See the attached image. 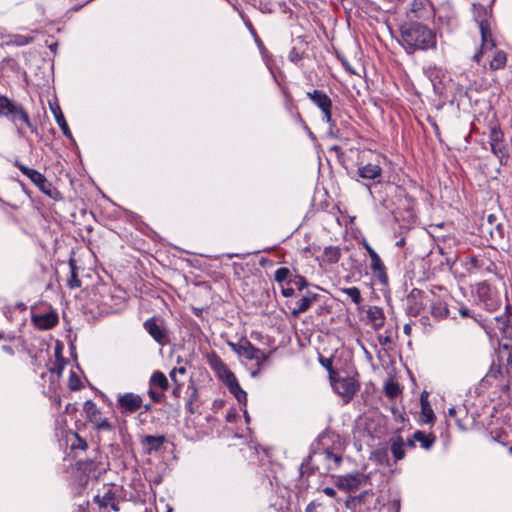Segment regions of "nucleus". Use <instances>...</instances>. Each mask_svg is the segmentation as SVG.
I'll return each mask as SVG.
<instances>
[{"label": "nucleus", "instance_id": "obj_29", "mask_svg": "<svg viewBox=\"0 0 512 512\" xmlns=\"http://www.w3.org/2000/svg\"><path fill=\"white\" fill-rule=\"evenodd\" d=\"M324 261L329 264L337 263L341 257V251L338 247L329 246L324 250Z\"/></svg>", "mask_w": 512, "mask_h": 512}, {"label": "nucleus", "instance_id": "obj_26", "mask_svg": "<svg viewBox=\"0 0 512 512\" xmlns=\"http://www.w3.org/2000/svg\"><path fill=\"white\" fill-rule=\"evenodd\" d=\"M413 438L420 443L422 448L426 450L430 449L436 440V437L433 434H426L420 430L414 432Z\"/></svg>", "mask_w": 512, "mask_h": 512}, {"label": "nucleus", "instance_id": "obj_43", "mask_svg": "<svg viewBox=\"0 0 512 512\" xmlns=\"http://www.w3.org/2000/svg\"><path fill=\"white\" fill-rule=\"evenodd\" d=\"M148 394L154 402L159 403L162 401L163 393L156 392L152 387H150Z\"/></svg>", "mask_w": 512, "mask_h": 512}, {"label": "nucleus", "instance_id": "obj_15", "mask_svg": "<svg viewBox=\"0 0 512 512\" xmlns=\"http://www.w3.org/2000/svg\"><path fill=\"white\" fill-rule=\"evenodd\" d=\"M364 478L361 474H349L339 476L336 481V486L342 491H354L359 488Z\"/></svg>", "mask_w": 512, "mask_h": 512}, {"label": "nucleus", "instance_id": "obj_34", "mask_svg": "<svg viewBox=\"0 0 512 512\" xmlns=\"http://www.w3.org/2000/svg\"><path fill=\"white\" fill-rule=\"evenodd\" d=\"M191 394L187 400V403H186V409L188 410V412L190 414H194L196 412V409L194 407V403L197 401L198 399V389L197 387L195 386H191Z\"/></svg>", "mask_w": 512, "mask_h": 512}, {"label": "nucleus", "instance_id": "obj_16", "mask_svg": "<svg viewBox=\"0 0 512 512\" xmlns=\"http://www.w3.org/2000/svg\"><path fill=\"white\" fill-rule=\"evenodd\" d=\"M370 260V269L372 271L373 276L376 277L381 284L387 285L389 280L387 270L380 256L378 254L372 255L370 257Z\"/></svg>", "mask_w": 512, "mask_h": 512}, {"label": "nucleus", "instance_id": "obj_5", "mask_svg": "<svg viewBox=\"0 0 512 512\" xmlns=\"http://www.w3.org/2000/svg\"><path fill=\"white\" fill-rule=\"evenodd\" d=\"M309 99L321 110L323 114V120L332 129L335 126V121L332 119V101L330 97L322 90H313L307 92Z\"/></svg>", "mask_w": 512, "mask_h": 512}, {"label": "nucleus", "instance_id": "obj_23", "mask_svg": "<svg viewBox=\"0 0 512 512\" xmlns=\"http://www.w3.org/2000/svg\"><path fill=\"white\" fill-rule=\"evenodd\" d=\"M94 502L97 503L101 508L111 506L114 511H119V507L115 503V494L111 490H108L103 497L96 495L94 497Z\"/></svg>", "mask_w": 512, "mask_h": 512}, {"label": "nucleus", "instance_id": "obj_11", "mask_svg": "<svg viewBox=\"0 0 512 512\" xmlns=\"http://www.w3.org/2000/svg\"><path fill=\"white\" fill-rule=\"evenodd\" d=\"M143 399L134 393H125L118 397V405L123 413H135L142 407Z\"/></svg>", "mask_w": 512, "mask_h": 512}, {"label": "nucleus", "instance_id": "obj_19", "mask_svg": "<svg viewBox=\"0 0 512 512\" xmlns=\"http://www.w3.org/2000/svg\"><path fill=\"white\" fill-rule=\"evenodd\" d=\"M479 29L481 33V47L482 49L491 50L495 47V43L492 38V33L490 30L489 23L486 20H482L479 22Z\"/></svg>", "mask_w": 512, "mask_h": 512}, {"label": "nucleus", "instance_id": "obj_13", "mask_svg": "<svg viewBox=\"0 0 512 512\" xmlns=\"http://www.w3.org/2000/svg\"><path fill=\"white\" fill-rule=\"evenodd\" d=\"M208 363L211 369H213L217 374L218 378L225 384L235 376L234 373L228 368V366L222 361V359L216 354L209 356Z\"/></svg>", "mask_w": 512, "mask_h": 512}, {"label": "nucleus", "instance_id": "obj_47", "mask_svg": "<svg viewBox=\"0 0 512 512\" xmlns=\"http://www.w3.org/2000/svg\"><path fill=\"white\" fill-rule=\"evenodd\" d=\"M420 404L421 406H428L430 403L428 401V392L423 391L420 396Z\"/></svg>", "mask_w": 512, "mask_h": 512}, {"label": "nucleus", "instance_id": "obj_53", "mask_svg": "<svg viewBox=\"0 0 512 512\" xmlns=\"http://www.w3.org/2000/svg\"><path fill=\"white\" fill-rule=\"evenodd\" d=\"M2 350L3 352H5L8 356H13L14 355V350L11 346H8V345H4L2 346Z\"/></svg>", "mask_w": 512, "mask_h": 512}, {"label": "nucleus", "instance_id": "obj_30", "mask_svg": "<svg viewBox=\"0 0 512 512\" xmlns=\"http://www.w3.org/2000/svg\"><path fill=\"white\" fill-rule=\"evenodd\" d=\"M487 229L494 242L500 243L505 238V228L501 223H497L495 226L488 227Z\"/></svg>", "mask_w": 512, "mask_h": 512}, {"label": "nucleus", "instance_id": "obj_4", "mask_svg": "<svg viewBox=\"0 0 512 512\" xmlns=\"http://www.w3.org/2000/svg\"><path fill=\"white\" fill-rule=\"evenodd\" d=\"M311 459L316 469L323 474H328L339 468L343 460L340 453H335L328 448L315 452Z\"/></svg>", "mask_w": 512, "mask_h": 512}, {"label": "nucleus", "instance_id": "obj_58", "mask_svg": "<svg viewBox=\"0 0 512 512\" xmlns=\"http://www.w3.org/2000/svg\"><path fill=\"white\" fill-rule=\"evenodd\" d=\"M487 221H488V225L491 227L494 225V223L496 221V217L491 214L488 216Z\"/></svg>", "mask_w": 512, "mask_h": 512}, {"label": "nucleus", "instance_id": "obj_57", "mask_svg": "<svg viewBox=\"0 0 512 512\" xmlns=\"http://www.w3.org/2000/svg\"><path fill=\"white\" fill-rule=\"evenodd\" d=\"M459 313L462 317H468L470 314H469V309L466 308V307H462L460 310H459Z\"/></svg>", "mask_w": 512, "mask_h": 512}, {"label": "nucleus", "instance_id": "obj_48", "mask_svg": "<svg viewBox=\"0 0 512 512\" xmlns=\"http://www.w3.org/2000/svg\"><path fill=\"white\" fill-rule=\"evenodd\" d=\"M421 5H422V3H421V2H413V3L411 4V9H410V11H411L412 13H414V14H415V17H420V16L418 15V10L420 9V6H421Z\"/></svg>", "mask_w": 512, "mask_h": 512}, {"label": "nucleus", "instance_id": "obj_36", "mask_svg": "<svg viewBox=\"0 0 512 512\" xmlns=\"http://www.w3.org/2000/svg\"><path fill=\"white\" fill-rule=\"evenodd\" d=\"M385 393L388 397L394 398L400 393V387L397 383L389 381L384 387Z\"/></svg>", "mask_w": 512, "mask_h": 512}, {"label": "nucleus", "instance_id": "obj_31", "mask_svg": "<svg viewBox=\"0 0 512 512\" xmlns=\"http://www.w3.org/2000/svg\"><path fill=\"white\" fill-rule=\"evenodd\" d=\"M507 61L506 53L503 51H497L490 62V67L493 70L501 69L505 66Z\"/></svg>", "mask_w": 512, "mask_h": 512}, {"label": "nucleus", "instance_id": "obj_51", "mask_svg": "<svg viewBox=\"0 0 512 512\" xmlns=\"http://www.w3.org/2000/svg\"><path fill=\"white\" fill-rule=\"evenodd\" d=\"M294 294L293 288H282V295L284 297H291Z\"/></svg>", "mask_w": 512, "mask_h": 512}, {"label": "nucleus", "instance_id": "obj_18", "mask_svg": "<svg viewBox=\"0 0 512 512\" xmlns=\"http://www.w3.org/2000/svg\"><path fill=\"white\" fill-rule=\"evenodd\" d=\"M317 299L318 295L310 292L307 295L303 296L296 303V307L292 309V316L297 317L299 314L306 312L310 308V306L317 301Z\"/></svg>", "mask_w": 512, "mask_h": 512}, {"label": "nucleus", "instance_id": "obj_14", "mask_svg": "<svg viewBox=\"0 0 512 512\" xmlns=\"http://www.w3.org/2000/svg\"><path fill=\"white\" fill-rule=\"evenodd\" d=\"M357 173L359 177L367 180L379 179L382 174L381 167L373 162H358Z\"/></svg>", "mask_w": 512, "mask_h": 512}, {"label": "nucleus", "instance_id": "obj_50", "mask_svg": "<svg viewBox=\"0 0 512 512\" xmlns=\"http://www.w3.org/2000/svg\"><path fill=\"white\" fill-rule=\"evenodd\" d=\"M486 49H482V47L474 54L473 56V60L477 63L480 62L481 58H482V55H483V51H485Z\"/></svg>", "mask_w": 512, "mask_h": 512}, {"label": "nucleus", "instance_id": "obj_64", "mask_svg": "<svg viewBox=\"0 0 512 512\" xmlns=\"http://www.w3.org/2000/svg\"><path fill=\"white\" fill-rule=\"evenodd\" d=\"M314 507V503H310L306 508V512H313Z\"/></svg>", "mask_w": 512, "mask_h": 512}, {"label": "nucleus", "instance_id": "obj_46", "mask_svg": "<svg viewBox=\"0 0 512 512\" xmlns=\"http://www.w3.org/2000/svg\"><path fill=\"white\" fill-rule=\"evenodd\" d=\"M363 246H364L365 250L367 251L369 257L377 254V252L370 246V244L366 240H363Z\"/></svg>", "mask_w": 512, "mask_h": 512}, {"label": "nucleus", "instance_id": "obj_49", "mask_svg": "<svg viewBox=\"0 0 512 512\" xmlns=\"http://www.w3.org/2000/svg\"><path fill=\"white\" fill-rule=\"evenodd\" d=\"M422 291L419 289H413L411 293L408 296L409 300L416 299L417 297H420L422 295Z\"/></svg>", "mask_w": 512, "mask_h": 512}, {"label": "nucleus", "instance_id": "obj_37", "mask_svg": "<svg viewBox=\"0 0 512 512\" xmlns=\"http://www.w3.org/2000/svg\"><path fill=\"white\" fill-rule=\"evenodd\" d=\"M421 414L423 416V421L425 423H433L434 420H435V415H434V412L430 406V404L428 406H421Z\"/></svg>", "mask_w": 512, "mask_h": 512}, {"label": "nucleus", "instance_id": "obj_52", "mask_svg": "<svg viewBox=\"0 0 512 512\" xmlns=\"http://www.w3.org/2000/svg\"><path fill=\"white\" fill-rule=\"evenodd\" d=\"M504 351L506 353V360H507V365H510L512 363V354L511 352L508 350V347L507 345H505L504 347Z\"/></svg>", "mask_w": 512, "mask_h": 512}, {"label": "nucleus", "instance_id": "obj_28", "mask_svg": "<svg viewBox=\"0 0 512 512\" xmlns=\"http://www.w3.org/2000/svg\"><path fill=\"white\" fill-rule=\"evenodd\" d=\"M166 437L164 435L160 436H153V435H146L144 437V443L148 446L149 451H157L160 449V447L165 443Z\"/></svg>", "mask_w": 512, "mask_h": 512}, {"label": "nucleus", "instance_id": "obj_24", "mask_svg": "<svg viewBox=\"0 0 512 512\" xmlns=\"http://www.w3.org/2000/svg\"><path fill=\"white\" fill-rule=\"evenodd\" d=\"M149 384H150V387H158L160 388L163 392L168 390L169 388V382H168V379L166 377V375L161 372V371H155L151 377H150V380H149Z\"/></svg>", "mask_w": 512, "mask_h": 512}, {"label": "nucleus", "instance_id": "obj_40", "mask_svg": "<svg viewBox=\"0 0 512 512\" xmlns=\"http://www.w3.org/2000/svg\"><path fill=\"white\" fill-rule=\"evenodd\" d=\"M469 264L474 269H478V270L479 269H484L485 260L484 259H479L475 255H471V256H469Z\"/></svg>", "mask_w": 512, "mask_h": 512}, {"label": "nucleus", "instance_id": "obj_32", "mask_svg": "<svg viewBox=\"0 0 512 512\" xmlns=\"http://www.w3.org/2000/svg\"><path fill=\"white\" fill-rule=\"evenodd\" d=\"M368 316L371 319V321L374 323V326L376 328H379L383 326L384 324V315L382 310L375 308L374 310L370 309L368 311Z\"/></svg>", "mask_w": 512, "mask_h": 512}, {"label": "nucleus", "instance_id": "obj_63", "mask_svg": "<svg viewBox=\"0 0 512 512\" xmlns=\"http://www.w3.org/2000/svg\"><path fill=\"white\" fill-rule=\"evenodd\" d=\"M176 370V373L185 374L186 369L184 367L174 368Z\"/></svg>", "mask_w": 512, "mask_h": 512}, {"label": "nucleus", "instance_id": "obj_56", "mask_svg": "<svg viewBox=\"0 0 512 512\" xmlns=\"http://www.w3.org/2000/svg\"><path fill=\"white\" fill-rule=\"evenodd\" d=\"M342 64L347 71H349L351 74H355V71L352 69L347 60H342Z\"/></svg>", "mask_w": 512, "mask_h": 512}, {"label": "nucleus", "instance_id": "obj_12", "mask_svg": "<svg viewBox=\"0 0 512 512\" xmlns=\"http://www.w3.org/2000/svg\"><path fill=\"white\" fill-rule=\"evenodd\" d=\"M503 133L500 129L493 127L490 131V146L494 155L500 160L508 157V149L503 143Z\"/></svg>", "mask_w": 512, "mask_h": 512}, {"label": "nucleus", "instance_id": "obj_44", "mask_svg": "<svg viewBox=\"0 0 512 512\" xmlns=\"http://www.w3.org/2000/svg\"><path fill=\"white\" fill-rule=\"evenodd\" d=\"M319 362L321 363V365L327 369V371L333 369V360L332 358H326V357H323V356H320L319 357Z\"/></svg>", "mask_w": 512, "mask_h": 512}, {"label": "nucleus", "instance_id": "obj_38", "mask_svg": "<svg viewBox=\"0 0 512 512\" xmlns=\"http://www.w3.org/2000/svg\"><path fill=\"white\" fill-rule=\"evenodd\" d=\"M290 274H291V272H290V270L288 268L281 267V268H279V269H277L275 271L274 279L278 283H282V282H284V281H286L288 279Z\"/></svg>", "mask_w": 512, "mask_h": 512}, {"label": "nucleus", "instance_id": "obj_39", "mask_svg": "<svg viewBox=\"0 0 512 512\" xmlns=\"http://www.w3.org/2000/svg\"><path fill=\"white\" fill-rule=\"evenodd\" d=\"M71 448L86 450L88 448V444L85 439L81 438L77 433L75 434V442L71 444Z\"/></svg>", "mask_w": 512, "mask_h": 512}, {"label": "nucleus", "instance_id": "obj_35", "mask_svg": "<svg viewBox=\"0 0 512 512\" xmlns=\"http://www.w3.org/2000/svg\"><path fill=\"white\" fill-rule=\"evenodd\" d=\"M369 494V491H364L361 494L357 496H350L348 500L346 501V507L350 508L351 505H362L364 503L365 497Z\"/></svg>", "mask_w": 512, "mask_h": 512}, {"label": "nucleus", "instance_id": "obj_54", "mask_svg": "<svg viewBox=\"0 0 512 512\" xmlns=\"http://www.w3.org/2000/svg\"><path fill=\"white\" fill-rule=\"evenodd\" d=\"M323 492L329 497H334L336 495L335 490L331 487L324 488Z\"/></svg>", "mask_w": 512, "mask_h": 512}, {"label": "nucleus", "instance_id": "obj_61", "mask_svg": "<svg viewBox=\"0 0 512 512\" xmlns=\"http://www.w3.org/2000/svg\"><path fill=\"white\" fill-rule=\"evenodd\" d=\"M176 374H177V373H176V370H174V369H173V370L170 372L169 376H170V378L175 382V384H178V383H177V379H176Z\"/></svg>", "mask_w": 512, "mask_h": 512}, {"label": "nucleus", "instance_id": "obj_2", "mask_svg": "<svg viewBox=\"0 0 512 512\" xmlns=\"http://www.w3.org/2000/svg\"><path fill=\"white\" fill-rule=\"evenodd\" d=\"M0 117L10 119L15 125L18 122L28 127L32 132L36 131V127L31 123L29 114L24 107L12 101L5 95H0Z\"/></svg>", "mask_w": 512, "mask_h": 512}, {"label": "nucleus", "instance_id": "obj_33", "mask_svg": "<svg viewBox=\"0 0 512 512\" xmlns=\"http://www.w3.org/2000/svg\"><path fill=\"white\" fill-rule=\"evenodd\" d=\"M340 291L348 295L351 298V300L357 305L360 304L363 300L361 292L357 287L342 288Z\"/></svg>", "mask_w": 512, "mask_h": 512}, {"label": "nucleus", "instance_id": "obj_17", "mask_svg": "<svg viewBox=\"0 0 512 512\" xmlns=\"http://www.w3.org/2000/svg\"><path fill=\"white\" fill-rule=\"evenodd\" d=\"M32 322L39 329L48 330L53 328L58 323V316L53 312L33 315Z\"/></svg>", "mask_w": 512, "mask_h": 512}, {"label": "nucleus", "instance_id": "obj_59", "mask_svg": "<svg viewBox=\"0 0 512 512\" xmlns=\"http://www.w3.org/2000/svg\"><path fill=\"white\" fill-rule=\"evenodd\" d=\"M415 439L412 437L411 439H408L407 442H406V446L409 447V448H414L415 447Z\"/></svg>", "mask_w": 512, "mask_h": 512}, {"label": "nucleus", "instance_id": "obj_10", "mask_svg": "<svg viewBox=\"0 0 512 512\" xmlns=\"http://www.w3.org/2000/svg\"><path fill=\"white\" fill-rule=\"evenodd\" d=\"M359 388V381L355 377H343L337 379L333 389L345 400V402H349L357 393Z\"/></svg>", "mask_w": 512, "mask_h": 512}, {"label": "nucleus", "instance_id": "obj_55", "mask_svg": "<svg viewBox=\"0 0 512 512\" xmlns=\"http://www.w3.org/2000/svg\"><path fill=\"white\" fill-rule=\"evenodd\" d=\"M180 391H181L180 384H176V386L172 390V395L174 397H176V398H179L180 397Z\"/></svg>", "mask_w": 512, "mask_h": 512}, {"label": "nucleus", "instance_id": "obj_20", "mask_svg": "<svg viewBox=\"0 0 512 512\" xmlns=\"http://www.w3.org/2000/svg\"><path fill=\"white\" fill-rule=\"evenodd\" d=\"M50 110L53 113L55 120L57 124L59 125L60 129L62 130L63 134L67 137L71 136V131L68 127V124L65 120V117L61 111V108L58 103H49Z\"/></svg>", "mask_w": 512, "mask_h": 512}, {"label": "nucleus", "instance_id": "obj_27", "mask_svg": "<svg viewBox=\"0 0 512 512\" xmlns=\"http://www.w3.org/2000/svg\"><path fill=\"white\" fill-rule=\"evenodd\" d=\"M69 267H70V278L67 281V285L70 289H75L81 287V281L78 277V267L76 265V261L73 258L69 259Z\"/></svg>", "mask_w": 512, "mask_h": 512}, {"label": "nucleus", "instance_id": "obj_3", "mask_svg": "<svg viewBox=\"0 0 512 512\" xmlns=\"http://www.w3.org/2000/svg\"><path fill=\"white\" fill-rule=\"evenodd\" d=\"M232 350L241 357L249 360H255L258 370L252 372V376H256L261 370L263 364L268 360V355L259 348L252 345L246 338L240 339L238 343H228Z\"/></svg>", "mask_w": 512, "mask_h": 512}, {"label": "nucleus", "instance_id": "obj_7", "mask_svg": "<svg viewBox=\"0 0 512 512\" xmlns=\"http://www.w3.org/2000/svg\"><path fill=\"white\" fill-rule=\"evenodd\" d=\"M17 167L26 175L44 194L53 197L57 190L46 179V177L35 169L29 168L20 162H16Z\"/></svg>", "mask_w": 512, "mask_h": 512}, {"label": "nucleus", "instance_id": "obj_45", "mask_svg": "<svg viewBox=\"0 0 512 512\" xmlns=\"http://www.w3.org/2000/svg\"><path fill=\"white\" fill-rule=\"evenodd\" d=\"M328 373H329V379H330L331 385L334 388V384L337 382V379H339L340 377L338 376V372L334 368L329 370Z\"/></svg>", "mask_w": 512, "mask_h": 512}, {"label": "nucleus", "instance_id": "obj_1", "mask_svg": "<svg viewBox=\"0 0 512 512\" xmlns=\"http://www.w3.org/2000/svg\"><path fill=\"white\" fill-rule=\"evenodd\" d=\"M401 41L408 53H413L416 50L435 49L437 46L435 32L418 22L401 27Z\"/></svg>", "mask_w": 512, "mask_h": 512}, {"label": "nucleus", "instance_id": "obj_25", "mask_svg": "<svg viewBox=\"0 0 512 512\" xmlns=\"http://www.w3.org/2000/svg\"><path fill=\"white\" fill-rule=\"evenodd\" d=\"M226 386L228 387L229 391L237 398V400L242 403L246 402L247 400V394L246 392L240 387L238 380L234 376L232 379H230Z\"/></svg>", "mask_w": 512, "mask_h": 512}, {"label": "nucleus", "instance_id": "obj_62", "mask_svg": "<svg viewBox=\"0 0 512 512\" xmlns=\"http://www.w3.org/2000/svg\"><path fill=\"white\" fill-rule=\"evenodd\" d=\"M404 332H405V334L410 335V333H411V327H410V325H409V324H406V325L404 326Z\"/></svg>", "mask_w": 512, "mask_h": 512}, {"label": "nucleus", "instance_id": "obj_21", "mask_svg": "<svg viewBox=\"0 0 512 512\" xmlns=\"http://www.w3.org/2000/svg\"><path fill=\"white\" fill-rule=\"evenodd\" d=\"M405 443L401 436H396L390 439V450L396 461L402 460L405 457Z\"/></svg>", "mask_w": 512, "mask_h": 512}, {"label": "nucleus", "instance_id": "obj_8", "mask_svg": "<svg viewBox=\"0 0 512 512\" xmlns=\"http://www.w3.org/2000/svg\"><path fill=\"white\" fill-rule=\"evenodd\" d=\"M477 295L488 311H495L501 305L499 295L487 282H481L477 285Z\"/></svg>", "mask_w": 512, "mask_h": 512}, {"label": "nucleus", "instance_id": "obj_6", "mask_svg": "<svg viewBox=\"0 0 512 512\" xmlns=\"http://www.w3.org/2000/svg\"><path fill=\"white\" fill-rule=\"evenodd\" d=\"M83 411L87 420L93 424L98 431H111L112 424L107 418L102 417L101 411L92 400H87L83 405Z\"/></svg>", "mask_w": 512, "mask_h": 512}, {"label": "nucleus", "instance_id": "obj_9", "mask_svg": "<svg viewBox=\"0 0 512 512\" xmlns=\"http://www.w3.org/2000/svg\"><path fill=\"white\" fill-rule=\"evenodd\" d=\"M148 334L160 345L164 346L169 341L168 330L164 321L157 317L147 319L143 324Z\"/></svg>", "mask_w": 512, "mask_h": 512}, {"label": "nucleus", "instance_id": "obj_60", "mask_svg": "<svg viewBox=\"0 0 512 512\" xmlns=\"http://www.w3.org/2000/svg\"><path fill=\"white\" fill-rule=\"evenodd\" d=\"M434 310H436V308H434ZM437 311H438L437 313L439 315H447V313H448V310L446 307H443V308L439 307V308H437Z\"/></svg>", "mask_w": 512, "mask_h": 512}, {"label": "nucleus", "instance_id": "obj_42", "mask_svg": "<svg viewBox=\"0 0 512 512\" xmlns=\"http://www.w3.org/2000/svg\"><path fill=\"white\" fill-rule=\"evenodd\" d=\"M79 383H80V381H79L78 377L75 374L71 375V377L69 379V388L72 391H76L80 388Z\"/></svg>", "mask_w": 512, "mask_h": 512}, {"label": "nucleus", "instance_id": "obj_22", "mask_svg": "<svg viewBox=\"0 0 512 512\" xmlns=\"http://www.w3.org/2000/svg\"><path fill=\"white\" fill-rule=\"evenodd\" d=\"M495 327L499 330L504 338L512 339V324L506 315L495 317Z\"/></svg>", "mask_w": 512, "mask_h": 512}, {"label": "nucleus", "instance_id": "obj_41", "mask_svg": "<svg viewBox=\"0 0 512 512\" xmlns=\"http://www.w3.org/2000/svg\"><path fill=\"white\" fill-rule=\"evenodd\" d=\"M288 283L294 284L298 290H303L307 286V281L303 276H296L293 280H289Z\"/></svg>", "mask_w": 512, "mask_h": 512}]
</instances>
